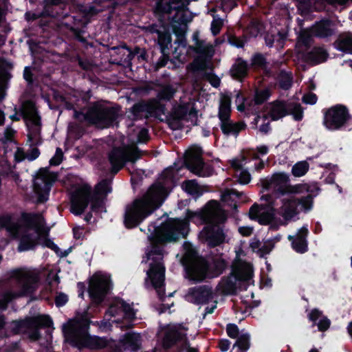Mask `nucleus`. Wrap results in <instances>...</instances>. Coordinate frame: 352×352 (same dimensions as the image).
Instances as JSON below:
<instances>
[{
	"instance_id": "nucleus-1",
	"label": "nucleus",
	"mask_w": 352,
	"mask_h": 352,
	"mask_svg": "<svg viewBox=\"0 0 352 352\" xmlns=\"http://www.w3.org/2000/svg\"><path fill=\"white\" fill-rule=\"evenodd\" d=\"M218 206L216 200L209 201L199 211L186 210V218H168L160 226L151 222L148 226L150 234L148 239L151 249L147 253L148 258L153 255L162 256L164 246L168 243L177 242L180 239L186 238L189 232V222L203 223L206 225L214 217V209Z\"/></svg>"
},
{
	"instance_id": "nucleus-2",
	"label": "nucleus",
	"mask_w": 352,
	"mask_h": 352,
	"mask_svg": "<svg viewBox=\"0 0 352 352\" xmlns=\"http://www.w3.org/2000/svg\"><path fill=\"white\" fill-rule=\"evenodd\" d=\"M175 177L170 168L161 174V181L152 184L142 196L125 206L123 223L126 229L138 227L159 208L174 186Z\"/></svg>"
},
{
	"instance_id": "nucleus-3",
	"label": "nucleus",
	"mask_w": 352,
	"mask_h": 352,
	"mask_svg": "<svg viewBox=\"0 0 352 352\" xmlns=\"http://www.w3.org/2000/svg\"><path fill=\"white\" fill-rule=\"evenodd\" d=\"M186 273L195 282H202L206 278H214L221 275L228 267V262L223 258L212 257L208 261L200 256L189 263V254L182 260Z\"/></svg>"
},
{
	"instance_id": "nucleus-4",
	"label": "nucleus",
	"mask_w": 352,
	"mask_h": 352,
	"mask_svg": "<svg viewBox=\"0 0 352 352\" xmlns=\"http://www.w3.org/2000/svg\"><path fill=\"white\" fill-rule=\"evenodd\" d=\"M90 321L82 325L69 324L64 326L63 332L65 340L72 346L78 349H102L107 346L108 341L104 337L91 336L88 333Z\"/></svg>"
},
{
	"instance_id": "nucleus-5",
	"label": "nucleus",
	"mask_w": 352,
	"mask_h": 352,
	"mask_svg": "<svg viewBox=\"0 0 352 352\" xmlns=\"http://www.w3.org/2000/svg\"><path fill=\"white\" fill-rule=\"evenodd\" d=\"M120 108L109 107L95 102L89 107L85 113L82 111L76 112L75 120L80 122H87L91 125H96L107 128L117 122Z\"/></svg>"
},
{
	"instance_id": "nucleus-6",
	"label": "nucleus",
	"mask_w": 352,
	"mask_h": 352,
	"mask_svg": "<svg viewBox=\"0 0 352 352\" xmlns=\"http://www.w3.org/2000/svg\"><path fill=\"white\" fill-rule=\"evenodd\" d=\"M143 151L136 146H115L108 154L110 173L114 177L128 162L135 163Z\"/></svg>"
},
{
	"instance_id": "nucleus-7",
	"label": "nucleus",
	"mask_w": 352,
	"mask_h": 352,
	"mask_svg": "<svg viewBox=\"0 0 352 352\" xmlns=\"http://www.w3.org/2000/svg\"><path fill=\"white\" fill-rule=\"evenodd\" d=\"M42 218L41 214L36 212H21L20 221H14L12 213H5L0 214V230H6L14 236H18L22 226L27 230H32L38 226V221Z\"/></svg>"
},
{
	"instance_id": "nucleus-8",
	"label": "nucleus",
	"mask_w": 352,
	"mask_h": 352,
	"mask_svg": "<svg viewBox=\"0 0 352 352\" xmlns=\"http://www.w3.org/2000/svg\"><path fill=\"white\" fill-rule=\"evenodd\" d=\"M322 113V124L331 131L345 129L352 119L348 107L342 104H336L329 108L323 109Z\"/></svg>"
},
{
	"instance_id": "nucleus-9",
	"label": "nucleus",
	"mask_w": 352,
	"mask_h": 352,
	"mask_svg": "<svg viewBox=\"0 0 352 352\" xmlns=\"http://www.w3.org/2000/svg\"><path fill=\"white\" fill-rule=\"evenodd\" d=\"M66 0H43V10L41 11L25 13V19L28 23L35 22L39 27L44 28L49 26V18L60 16V9L65 6Z\"/></svg>"
},
{
	"instance_id": "nucleus-10",
	"label": "nucleus",
	"mask_w": 352,
	"mask_h": 352,
	"mask_svg": "<svg viewBox=\"0 0 352 352\" xmlns=\"http://www.w3.org/2000/svg\"><path fill=\"white\" fill-rule=\"evenodd\" d=\"M112 289L113 284L110 276L96 272L90 279L87 289L91 304L96 307L101 306Z\"/></svg>"
},
{
	"instance_id": "nucleus-11",
	"label": "nucleus",
	"mask_w": 352,
	"mask_h": 352,
	"mask_svg": "<svg viewBox=\"0 0 352 352\" xmlns=\"http://www.w3.org/2000/svg\"><path fill=\"white\" fill-rule=\"evenodd\" d=\"M262 186L265 190L273 189L275 197L278 198L293 192H298L302 190H308L306 185L300 184L292 186L289 184V176L285 173H274L270 179H265L262 181Z\"/></svg>"
},
{
	"instance_id": "nucleus-12",
	"label": "nucleus",
	"mask_w": 352,
	"mask_h": 352,
	"mask_svg": "<svg viewBox=\"0 0 352 352\" xmlns=\"http://www.w3.org/2000/svg\"><path fill=\"white\" fill-rule=\"evenodd\" d=\"M226 221L225 216L220 217L217 220L214 217L201 231L200 236L209 248H216L226 241V234L222 225Z\"/></svg>"
},
{
	"instance_id": "nucleus-13",
	"label": "nucleus",
	"mask_w": 352,
	"mask_h": 352,
	"mask_svg": "<svg viewBox=\"0 0 352 352\" xmlns=\"http://www.w3.org/2000/svg\"><path fill=\"white\" fill-rule=\"evenodd\" d=\"M63 26L67 30V34L76 41L86 45L88 44L85 28L87 25L86 19L80 14L65 15L62 22Z\"/></svg>"
},
{
	"instance_id": "nucleus-14",
	"label": "nucleus",
	"mask_w": 352,
	"mask_h": 352,
	"mask_svg": "<svg viewBox=\"0 0 352 352\" xmlns=\"http://www.w3.org/2000/svg\"><path fill=\"white\" fill-rule=\"evenodd\" d=\"M203 150L198 146L189 148L184 154V164L185 167L196 175L201 176L205 165Z\"/></svg>"
},
{
	"instance_id": "nucleus-15",
	"label": "nucleus",
	"mask_w": 352,
	"mask_h": 352,
	"mask_svg": "<svg viewBox=\"0 0 352 352\" xmlns=\"http://www.w3.org/2000/svg\"><path fill=\"white\" fill-rule=\"evenodd\" d=\"M214 298L212 288L208 285H201L188 289L185 299L196 305L208 304Z\"/></svg>"
},
{
	"instance_id": "nucleus-16",
	"label": "nucleus",
	"mask_w": 352,
	"mask_h": 352,
	"mask_svg": "<svg viewBox=\"0 0 352 352\" xmlns=\"http://www.w3.org/2000/svg\"><path fill=\"white\" fill-rule=\"evenodd\" d=\"M122 313L124 319L130 321L135 319V312L132 305L127 303L121 298L116 297L106 310L104 315L105 317L111 318L120 316Z\"/></svg>"
},
{
	"instance_id": "nucleus-17",
	"label": "nucleus",
	"mask_w": 352,
	"mask_h": 352,
	"mask_svg": "<svg viewBox=\"0 0 352 352\" xmlns=\"http://www.w3.org/2000/svg\"><path fill=\"white\" fill-rule=\"evenodd\" d=\"M12 277L19 283H22L19 296H28L34 293L35 290L34 285L38 280L37 275L17 269L12 272Z\"/></svg>"
},
{
	"instance_id": "nucleus-18",
	"label": "nucleus",
	"mask_w": 352,
	"mask_h": 352,
	"mask_svg": "<svg viewBox=\"0 0 352 352\" xmlns=\"http://www.w3.org/2000/svg\"><path fill=\"white\" fill-rule=\"evenodd\" d=\"M91 191L90 190L78 189L71 195L70 211L74 214H82L90 203Z\"/></svg>"
},
{
	"instance_id": "nucleus-19",
	"label": "nucleus",
	"mask_w": 352,
	"mask_h": 352,
	"mask_svg": "<svg viewBox=\"0 0 352 352\" xmlns=\"http://www.w3.org/2000/svg\"><path fill=\"white\" fill-rule=\"evenodd\" d=\"M152 259L153 262L150 264V268L147 271V278L151 280L153 287L160 293V289L164 285L165 267L154 258Z\"/></svg>"
},
{
	"instance_id": "nucleus-20",
	"label": "nucleus",
	"mask_w": 352,
	"mask_h": 352,
	"mask_svg": "<svg viewBox=\"0 0 352 352\" xmlns=\"http://www.w3.org/2000/svg\"><path fill=\"white\" fill-rule=\"evenodd\" d=\"M250 275L243 272L239 267H232L229 276L223 278V292L228 294L236 293V280H248Z\"/></svg>"
},
{
	"instance_id": "nucleus-21",
	"label": "nucleus",
	"mask_w": 352,
	"mask_h": 352,
	"mask_svg": "<svg viewBox=\"0 0 352 352\" xmlns=\"http://www.w3.org/2000/svg\"><path fill=\"white\" fill-rule=\"evenodd\" d=\"M197 113L198 111L194 104L191 105L190 103L186 102L173 107L169 115V120L177 123L186 120L188 116L190 118H197Z\"/></svg>"
},
{
	"instance_id": "nucleus-22",
	"label": "nucleus",
	"mask_w": 352,
	"mask_h": 352,
	"mask_svg": "<svg viewBox=\"0 0 352 352\" xmlns=\"http://www.w3.org/2000/svg\"><path fill=\"white\" fill-rule=\"evenodd\" d=\"M300 185H306L308 186L306 188L308 190H302L298 193L307 192L308 194L306 196H302L299 199L296 198V201L297 206H300L302 210L305 212H307L312 209L314 198L317 196L318 191L320 189L318 186L317 184H300Z\"/></svg>"
},
{
	"instance_id": "nucleus-23",
	"label": "nucleus",
	"mask_w": 352,
	"mask_h": 352,
	"mask_svg": "<svg viewBox=\"0 0 352 352\" xmlns=\"http://www.w3.org/2000/svg\"><path fill=\"white\" fill-rule=\"evenodd\" d=\"M91 97V94L90 91L82 93L79 97L74 96L72 102H65V109L74 111V118L75 119L76 112L82 111V113H86L85 111L89 108L88 105Z\"/></svg>"
},
{
	"instance_id": "nucleus-24",
	"label": "nucleus",
	"mask_w": 352,
	"mask_h": 352,
	"mask_svg": "<svg viewBox=\"0 0 352 352\" xmlns=\"http://www.w3.org/2000/svg\"><path fill=\"white\" fill-rule=\"evenodd\" d=\"M311 31L314 36L319 38H329L336 32L333 28V22L328 19L315 22L311 26Z\"/></svg>"
},
{
	"instance_id": "nucleus-25",
	"label": "nucleus",
	"mask_w": 352,
	"mask_h": 352,
	"mask_svg": "<svg viewBox=\"0 0 352 352\" xmlns=\"http://www.w3.org/2000/svg\"><path fill=\"white\" fill-rule=\"evenodd\" d=\"M20 111L24 120H30L36 126H41V116L38 115L34 101L31 100L25 101Z\"/></svg>"
},
{
	"instance_id": "nucleus-26",
	"label": "nucleus",
	"mask_w": 352,
	"mask_h": 352,
	"mask_svg": "<svg viewBox=\"0 0 352 352\" xmlns=\"http://www.w3.org/2000/svg\"><path fill=\"white\" fill-rule=\"evenodd\" d=\"M308 234L307 226H303L298 230L295 239L292 242V248L296 252L304 254L308 251Z\"/></svg>"
},
{
	"instance_id": "nucleus-27",
	"label": "nucleus",
	"mask_w": 352,
	"mask_h": 352,
	"mask_svg": "<svg viewBox=\"0 0 352 352\" xmlns=\"http://www.w3.org/2000/svg\"><path fill=\"white\" fill-rule=\"evenodd\" d=\"M250 65L241 57H238L230 69L232 78L236 80L243 82L248 77Z\"/></svg>"
},
{
	"instance_id": "nucleus-28",
	"label": "nucleus",
	"mask_w": 352,
	"mask_h": 352,
	"mask_svg": "<svg viewBox=\"0 0 352 352\" xmlns=\"http://www.w3.org/2000/svg\"><path fill=\"white\" fill-rule=\"evenodd\" d=\"M219 126L224 135L237 137L241 131L245 129L246 124L243 122H234L230 118L220 120Z\"/></svg>"
},
{
	"instance_id": "nucleus-29",
	"label": "nucleus",
	"mask_w": 352,
	"mask_h": 352,
	"mask_svg": "<svg viewBox=\"0 0 352 352\" xmlns=\"http://www.w3.org/2000/svg\"><path fill=\"white\" fill-rule=\"evenodd\" d=\"M282 204L279 208V214L285 221H290L299 214L296 198L283 199Z\"/></svg>"
},
{
	"instance_id": "nucleus-30",
	"label": "nucleus",
	"mask_w": 352,
	"mask_h": 352,
	"mask_svg": "<svg viewBox=\"0 0 352 352\" xmlns=\"http://www.w3.org/2000/svg\"><path fill=\"white\" fill-rule=\"evenodd\" d=\"M185 335L176 327H170L166 330L162 339V345L165 349H170L177 342L182 341Z\"/></svg>"
},
{
	"instance_id": "nucleus-31",
	"label": "nucleus",
	"mask_w": 352,
	"mask_h": 352,
	"mask_svg": "<svg viewBox=\"0 0 352 352\" xmlns=\"http://www.w3.org/2000/svg\"><path fill=\"white\" fill-rule=\"evenodd\" d=\"M333 46L340 52L352 54V33L346 32L339 34L333 42Z\"/></svg>"
},
{
	"instance_id": "nucleus-32",
	"label": "nucleus",
	"mask_w": 352,
	"mask_h": 352,
	"mask_svg": "<svg viewBox=\"0 0 352 352\" xmlns=\"http://www.w3.org/2000/svg\"><path fill=\"white\" fill-rule=\"evenodd\" d=\"M38 239L35 234L25 232L20 237L18 251L21 252L34 249L38 244Z\"/></svg>"
},
{
	"instance_id": "nucleus-33",
	"label": "nucleus",
	"mask_w": 352,
	"mask_h": 352,
	"mask_svg": "<svg viewBox=\"0 0 352 352\" xmlns=\"http://www.w3.org/2000/svg\"><path fill=\"white\" fill-rule=\"evenodd\" d=\"M129 117L133 120H139L149 117L148 101L141 100L135 103L129 109Z\"/></svg>"
},
{
	"instance_id": "nucleus-34",
	"label": "nucleus",
	"mask_w": 352,
	"mask_h": 352,
	"mask_svg": "<svg viewBox=\"0 0 352 352\" xmlns=\"http://www.w3.org/2000/svg\"><path fill=\"white\" fill-rule=\"evenodd\" d=\"M329 56L327 50L322 47H314L307 54L306 58L312 65H317L327 61Z\"/></svg>"
},
{
	"instance_id": "nucleus-35",
	"label": "nucleus",
	"mask_w": 352,
	"mask_h": 352,
	"mask_svg": "<svg viewBox=\"0 0 352 352\" xmlns=\"http://www.w3.org/2000/svg\"><path fill=\"white\" fill-rule=\"evenodd\" d=\"M289 103L285 100H275L273 102L270 116L272 120H278L289 115Z\"/></svg>"
},
{
	"instance_id": "nucleus-36",
	"label": "nucleus",
	"mask_w": 352,
	"mask_h": 352,
	"mask_svg": "<svg viewBox=\"0 0 352 352\" xmlns=\"http://www.w3.org/2000/svg\"><path fill=\"white\" fill-rule=\"evenodd\" d=\"M231 116V97L226 94L221 96L218 118L219 120L228 119Z\"/></svg>"
},
{
	"instance_id": "nucleus-37",
	"label": "nucleus",
	"mask_w": 352,
	"mask_h": 352,
	"mask_svg": "<svg viewBox=\"0 0 352 352\" xmlns=\"http://www.w3.org/2000/svg\"><path fill=\"white\" fill-rule=\"evenodd\" d=\"M276 80L278 87L285 91L291 89L293 85L294 76L292 72H287L285 69H280L277 75Z\"/></svg>"
},
{
	"instance_id": "nucleus-38",
	"label": "nucleus",
	"mask_w": 352,
	"mask_h": 352,
	"mask_svg": "<svg viewBox=\"0 0 352 352\" xmlns=\"http://www.w3.org/2000/svg\"><path fill=\"white\" fill-rule=\"evenodd\" d=\"M113 177L112 175L111 177L102 179L96 185L94 191L92 193L107 198L108 194L112 192L111 184Z\"/></svg>"
},
{
	"instance_id": "nucleus-39",
	"label": "nucleus",
	"mask_w": 352,
	"mask_h": 352,
	"mask_svg": "<svg viewBox=\"0 0 352 352\" xmlns=\"http://www.w3.org/2000/svg\"><path fill=\"white\" fill-rule=\"evenodd\" d=\"M148 107L149 116L158 118L166 113V105L157 98L149 100Z\"/></svg>"
},
{
	"instance_id": "nucleus-40",
	"label": "nucleus",
	"mask_w": 352,
	"mask_h": 352,
	"mask_svg": "<svg viewBox=\"0 0 352 352\" xmlns=\"http://www.w3.org/2000/svg\"><path fill=\"white\" fill-rule=\"evenodd\" d=\"M236 339L230 352H232L235 349V352H247L250 347V334L248 333H241Z\"/></svg>"
},
{
	"instance_id": "nucleus-41",
	"label": "nucleus",
	"mask_w": 352,
	"mask_h": 352,
	"mask_svg": "<svg viewBox=\"0 0 352 352\" xmlns=\"http://www.w3.org/2000/svg\"><path fill=\"white\" fill-rule=\"evenodd\" d=\"M157 44L160 46L161 53L169 52L172 47V36L169 31H157Z\"/></svg>"
},
{
	"instance_id": "nucleus-42",
	"label": "nucleus",
	"mask_w": 352,
	"mask_h": 352,
	"mask_svg": "<svg viewBox=\"0 0 352 352\" xmlns=\"http://www.w3.org/2000/svg\"><path fill=\"white\" fill-rule=\"evenodd\" d=\"M29 327H32L30 317L12 320L10 323V331L14 335L25 333Z\"/></svg>"
},
{
	"instance_id": "nucleus-43",
	"label": "nucleus",
	"mask_w": 352,
	"mask_h": 352,
	"mask_svg": "<svg viewBox=\"0 0 352 352\" xmlns=\"http://www.w3.org/2000/svg\"><path fill=\"white\" fill-rule=\"evenodd\" d=\"M183 190L197 198L202 195L203 190L195 179L186 180L182 183Z\"/></svg>"
},
{
	"instance_id": "nucleus-44",
	"label": "nucleus",
	"mask_w": 352,
	"mask_h": 352,
	"mask_svg": "<svg viewBox=\"0 0 352 352\" xmlns=\"http://www.w3.org/2000/svg\"><path fill=\"white\" fill-rule=\"evenodd\" d=\"M268 62L265 56L261 53H255L251 58L250 66L254 70H262L267 74Z\"/></svg>"
},
{
	"instance_id": "nucleus-45",
	"label": "nucleus",
	"mask_w": 352,
	"mask_h": 352,
	"mask_svg": "<svg viewBox=\"0 0 352 352\" xmlns=\"http://www.w3.org/2000/svg\"><path fill=\"white\" fill-rule=\"evenodd\" d=\"M32 327L39 329L50 328L53 326V320L49 315H39L35 317H30Z\"/></svg>"
},
{
	"instance_id": "nucleus-46",
	"label": "nucleus",
	"mask_w": 352,
	"mask_h": 352,
	"mask_svg": "<svg viewBox=\"0 0 352 352\" xmlns=\"http://www.w3.org/2000/svg\"><path fill=\"white\" fill-rule=\"evenodd\" d=\"M175 89L172 85L163 86L157 94V99L160 101H170L175 94Z\"/></svg>"
},
{
	"instance_id": "nucleus-47",
	"label": "nucleus",
	"mask_w": 352,
	"mask_h": 352,
	"mask_svg": "<svg viewBox=\"0 0 352 352\" xmlns=\"http://www.w3.org/2000/svg\"><path fill=\"white\" fill-rule=\"evenodd\" d=\"M274 212V207L271 206L266 211L261 212L256 219L261 225H269L275 219Z\"/></svg>"
},
{
	"instance_id": "nucleus-48",
	"label": "nucleus",
	"mask_w": 352,
	"mask_h": 352,
	"mask_svg": "<svg viewBox=\"0 0 352 352\" xmlns=\"http://www.w3.org/2000/svg\"><path fill=\"white\" fill-rule=\"evenodd\" d=\"M309 164L307 161H300L296 163L292 168V173L294 177H300L305 175L309 170Z\"/></svg>"
},
{
	"instance_id": "nucleus-49",
	"label": "nucleus",
	"mask_w": 352,
	"mask_h": 352,
	"mask_svg": "<svg viewBox=\"0 0 352 352\" xmlns=\"http://www.w3.org/2000/svg\"><path fill=\"white\" fill-rule=\"evenodd\" d=\"M90 203L91 210L94 212H100L104 207V200L106 198L96 195L91 192Z\"/></svg>"
},
{
	"instance_id": "nucleus-50",
	"label": "nucleus",
	"mask_w": 352,
	"mask_h": 352,
	"mask_svg": "<svg viewBox=\"0 0 352 352\" xmlns=\"http://www.w3.org/2000/svg\"><path fill=\"white\" fill-rule=\"evenodd\" d=\"M272 94L271 90L269 88H265L255 91L254 102L256 105L263 104L265 102Z\"/></svg>"
},
{
	"instance_id": "nucleus-51",
	"label": "nucleus",
	"mask_w": 352,
	"mask_h": 352,
	"mask_svg": "<svg viewBox=\"0 0 352 352\" xmlns=\"http://www.w3.org/2000/svg\"><path fill=\"white\" fill-rule=\"evenodd\" d=\"M32 69V67L27 66L23 70V78L27 82L28 87H29L38 85V78L35 76Z\"/></svg>"
},
{
	"instance_id": "nucleus-52",
	"label": "nucleus",
	"mask_w": 352,
	"mask_h": 352,
	"mask_svg": "<svg viewBox=\"0 0 352 352\" xmlns=\"http://www.w3.org/2000/svg\"><path fill=\"white\" fill-rule=\"evenodd\" d=\"M124 343L130 346L133 349H138L140 346V335L136 333H125Z\"/></svg>"
},
{
	"instance_id": "nucleus-53",
	"label": "nucleus",
	"mask_w": 352,
	"mask_h": 352,
	"mask_svg": "<svg viewBox=\"0 0 352 352\" xmlns=\"http://www.w3.org/2000/svg\"><path fill=\"white\" fill-rule=\"evenodd\" d=\"M289 115H292L296 121H300L303 118V110L300 104L296 102L289 103Z\"/></svg>"
},
{
	"instance_id": "nucleus-54",
	"label": "nucleus",
	"mask_w": 352,
	"mask_h": 352,
	"mask_svg": "<svg viewBox=\"0 0 352 352\" xmlns=\"http://www.w3.org/2000/svg\"><path fill=\"white\" fill-rule=\"evenodd\" d=\"M228 43L237 48H242L248 42L247 36L243 34L241 37H238L234 34H230L228 36Z\"/></svg>"
},
{
	"instance_id": "nucleus-55",
	"label": "nucleus",
	"mask_w": 352,
	"mask_h": 352,
	"mask_svg": "<svg viewBox=\"0 0 352 352\" xmlns=\"http://www.w3.org/2000/svg\"><path fill=\"white\" fill-rule=\"evenodd\" d=\"M192 50L198 54H207L210 52H211L210 56L212 55V46H206L205 45L204 41L203 40H197V42H195V47L192 48Z\"/></svg>"
},
{
	"instance_id": "nucleus-56",
	"label": "nucleus",
	"mask_w": 352,
	"mask_h": 352,
	"mask_svg": "<svg viewBox=\"0 0 352 352\" xmlns=\"http://www.w3.org/2000/svg\"><path fill=\"white\" fill-rule=\"evenodd\" d=\"M40 126L32 129L28 134V140L31 146H38L41 144L42 140L40 137Z\"/></svg>"
},
{
	"instance_id": "nucleus-57",
	"label": "nucleus",
	"mask_w": 352,
	"mask_h": 352,
	"mask_svg": "<svg viewBox=\"0 0 352 352\" xmlns=\"http://www.w3.org/2000/svg\"><path fill=\"white\" fill-rule=\"evenodd\" d=\"M40 126L32 129L28 134V140L31 146H38L41 144L42 140L40 137Z\"/></svg>"
},
{
	"instance_id": "nucleus-58",
	"label": "nucleus",
	"mask_w": 352,
	"mask_h": 352,
	"mask_svg": "<svg viewBox=\"0 0 352 352\" xmlns=\"http://www.w3.org/2000/svg\"><path fill=\"white\" fill-rule=\"evenodd\" d=\"M314 36L312 34L311 27L309 29L302 30L299 34V39L305 45H308L312 41V37Z\"/></svg>"
},
{
	"instance_id": "nucleus-59",
	"label": "nucleus",
	"mask_w": 352,
	"mask_h": 352,
	"mask_svg": "<svg viewBox=\"0 0 352 352\" xmlns=\"http://www.w3.org/2000/svg\"><path fill=\"white\" fill-rule=\"evenodd\" d=\"M323 316L324 315L322 311L317 308H314L311 310V311L307 315V318L308 320L312 322V327L316 325V323L318 322L317 321Z\"/></svg>"
},
{
	"instance_id": "nucleus-60",
	"label": "nucleus",
	"mask_w": 352,
	"mask_h": 352,
	"mask_svg": "<svg viewBox=\"0 0 352 352\" xmlns=\"http://www.w3.org/2000/svg\"><path fill=\"white\" fill-rule=\"evenodd\" d=\"M265 208L264 205H258L257 204H254L250 208L249 210V217L252 220H256L259 214L262 212V210Z\"/></svg>"
},
{
	"instance_id": "nucleus-61",
	"label": "nucleus",
	"mask_w": 352,
	"mask_h": 352,
	"mask_svg": "<svg viewBox=\"0 0 352 352\" xmlns=\"http://www.w3.org/2000/svg\"><path fill=\"white\" fill-rule=\"evenodd\" d=\"M223 25V20L220 18L214 19L211 23L210 30L213 36H217Z\"/></svg>"
},
{
	"instance_id": "nucleus-62",
	"label": "nucleus",
	"mask_w": 352,
	"mask_h": 352,
	"mask_svg": "<svg viewBox=\"0 0 352 352\" xmlns=\"http://www.w3.org/2000/svg\"><path fill=\"white\" fill-rule=\"evenodd\" d=\"M226 333L230 338L236 339L239 334V329L236 324L229 323L226 325Z\"/></svg>"
},
{
	"instance_id": "nucleus-63",
	"label": "nucleus",
	"mask_w": 352,
	"mask_h": 352,
	"mask_svg": "<svg viewBox=\"0 0 352 352\" xmlns=\"http://www.w3.org/2000/svg\"><path fill=\"white\" fill-rule=\"evenodd\" d=\"M63 159V152L59 147L56 148L55 155L50 159V166H58Z\"/></svg>"
},
{
	"instance_id": "nucleus-64",
	"label": "nucleus",
	"mask_w": 352,
	"mask_h": 352,
	"mask_svg": "<svg viewBox=\"0 0 352 352\" xmlns=\"http://www.w3.org/2000/svg\"><path fill=\"white\" fill-rule=\"evenodd\" d=\"M318 329L320 331H327L330 325L331 321L330 320L325 316H323L320 320L316 323Z\"/></svg>"
}]
</instances>
